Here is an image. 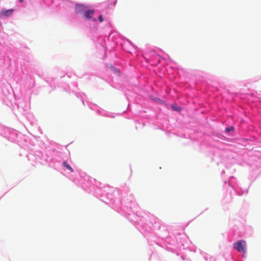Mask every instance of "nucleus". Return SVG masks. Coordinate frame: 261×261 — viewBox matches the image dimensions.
<instances>
[{
	"mask_svg": "<svg viewBox=\"0 0 261 261\" xmlns=\"http://www.w3.org/2000/svg\"><path fill=\"white\" fill-rule=\"evenodd\" d=\"M234 249L239 252L245 253L246 248V242L244 240H240L234 243L233 245Z\"/></svg>",
	"mask_w": 261,
	"mask_h": 261,
	"instance_id": "1",
	"label": "nucleus"
},
{
	"mask_svg": "<svg viewBox=\"0 0 261 261\" xmlns=\"http://www.w3.org/2000/svg\"><path fill=\"white\" fill-rule=\"evenodd\" d=\"M88 7L83 4H76L75 5V12L79 14L85 13L88 9Z\"/></svg>",
	"mask_w": 261,
	"mask_h": 261,
	"instance_id": "2",
	"label": "nucleus"
},
{
	"mask_svg": "<svg viewBox=\"0 0 261 261\" xmlns=\"http://www.w3.org/2000/svg\"><path fill=\"white\" fill-rule=\"evenodd\" d=\"M94 14V10H88L87 9L85 12V16L87 19L91 18V16Z\"/></svg>",
	"mask_w": 261,
	"mask_h": 261,
	"instance_id": "3",
	"label": "nucleus"
},
{
	"mask_svg": "<svg viewBox=\"0 0 261 261\" xmlns=\"http://www.w3.org/2000/svg\"><path fill=\"white\" fill-rule=\"evenodd\" d=\"M63 165L64 166V167H65L67 169L69 170L70 171H71L72 172L73 171V170L72 168V167L69 164H68L66 161L63 162Z\"/></svg>",
	"mask_w": 261,
	"mask_h": 261,
	"instance_id": "4",
	"label": "nucleus"
},
{
	"mask_svg": "<svg viewBox=\"0 0 261 261\" xmlns=\"http://www.w3.org/2000/svg\"><path fill=\"white\" fill-rule=\"evenodd\" d=\"M13 9H9L3 12V14L4 16H8L12 14Z\"/></svg>",
	"mask_w": 261,
	"mask_h": 261,
	"instance_id": "5",
	"label": "nucleus"
},
{
	"mask_svg": "<svg viewBox=\"0 0 261 261\" xmlns=\"http://www.w3.org/2000/svg\"><path fill=\"white\" fill-rule=\"evenodd\" d=\"M234 128L233 126H230L229 127H226L225 128V132H229L230 131H231L232 130H233Z\"/></svg>",
	"mask_w": 261,
	"mask_h": 261,
	"instance_id": "6",
	"label": "nucleus"
},
{
	"mask_svg": "<svg viewBox=\"0 0 261 261\" xmlns=\"http://www.w3.org/2000/svg\"><path fill=\"white\" fill-rule=\"evenodd\" d=\"M172 108L173 110L176 111H180L181 110V108L179 107L178 106H172Z\"/></svg>",
	"mask_w": 261,
	"mask_h": 261,
	"instance_id": "7",
	"label": "nucleus"
},
{
	"mask_svg": "<svg viewBox=\"0 0 261 261\" xmlns=\"http://www.w3.org/2000/svg\"><path fill=\"white\" fill-rule=\"evenodd\" d=\"M98 20L100 22H102L103 21V17H102L101 15H99V16H98Z\"/></svg>",
	"mask_w": 261,
	"mask_h": 261,
	"instance_id": "8",
	"label": "nucleus"
},
{
	"mask_svg": "<svg viewBox=\"0 0 261 261\" xmlns=\"http://www.w3.org/2000/svg\"><path fill=\"white\" fill-rule=\"evenodd\" d=\"M18 2H19V3H22V2H23V0H18Z\"/></svg>",
	"mask_w": 261,
	"mask_h": 261,
	"instance_id": "9",
	"label": "nucleus"
},
{
	"mask_svg": "<svg viewBox=\"0 0 261 261\" xmlns=\"http://www.w3.org/2000/svg\"><path fill=\"white\" fill-rule=\"evenodd\" d=\"M94 21H96V19L95 18L94 19Z\"/></svg>",
	"mask_w": 261,
	"mask_h": 261,
	"instance_id": "10",
	"label": "nucleus"
}]
</instances>
